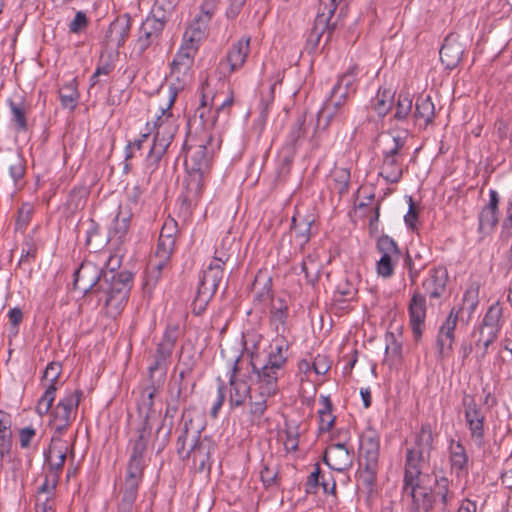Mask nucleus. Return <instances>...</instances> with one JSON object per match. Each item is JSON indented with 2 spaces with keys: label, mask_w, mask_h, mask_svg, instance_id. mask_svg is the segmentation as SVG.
Segmentation results:
<instances>
[{
  "label": "nucleus",
  "mask_w": 512,
  "mask_h": 512,
  "mask_svg": "<svg viewBox=\"0 0 512 512\" xmlns=\"http://www.w3.org/2000/svg\"><path fill=\"white\" fill-rule=\"evenodd\" d=\"M199 91L201 94L200 105L196 110L201 120L203 133L194 137V175H199V190L204 187V180L209 175L212 167V160L215 149L218 145H214V138L210 129L214 126L215 115L210 111V105L214 99V91L208 83L207 77L201 79Z\"/></svg>",
  "instance_id": "obj_3"
},
{
  "label": "nucleus",
  "mask_w": 512,
  "mask_h": 512,
  "mask_svg": "<svg viewBox=\"0 0 512 512\" xmlns=\"http://www.w3.org/2000/svg\"><path fill=\"white\" fill-rule=\"evenodd\" d=\"M143 194H144V189L140 185H135L128 192V202L130 205L131 212L133 210H138L140 204L142 203Z\"/></svg>",
  "instance_id": "obj_59"
},
{
  "label": "nucleus",
  "mask_w": 512,
  "mask_h": 512,
  "mask_svg": "<svg viewBox=\"0 0 512 512\" xmlns=\"http://www.w3.org/2000/svg\"><path fill=\"white\" fill-rule=\"evenodd\" d=\"M449 460L458 478L468 475V456L464 445L460 441H451Z\"/></svg>",
  "instance_id": "obj_32"
},
{
  "label": "nucleus",
  "mask_w": 512,
  "mask_h": 512,
  "mask_svg": "<svg viewBox=\"0 0 512 512\" xmlns=\"http://www.w3.org/2000/svg\"><path fill=\"white\" fill-rule=\"evenodd\" d=\"M463 405L465 408V420L468 425L471 438L478 447H482L484 444L485 415L481 407L470 395H465L463 397Z\"/></svg>",
  "instance_id": "obj_16"
},
{
  "label": "nucleus",
  "mask_w": 512,
  "mask_h": 512,
  "mask_svg": "<svg viewBox=\"0 0 512 512\" xmlns=\"http://www.w3.org/2000/svg\"><path fill=\"white\" fill-rule=\"evenodd\" d=\"M435 107L429 95H420L415 102L413 117L415 121H423L424 126L433 122Z\"/></svg>",
  "instance_id": "obj_36"
},
{
  "label": "nucleus",
  "mask_w": 512,
  "mask_h": 512,
  "mask_svg": "<svg viewBox=\"0 0 512 512\" xmlns=\"http://www.w3.org/2000/svg\"><path fill=\"white\" fill-rule=\"evenodd\" d=\"M408 204L409 208L407 213L404 216V221L407 227L411 231H415L417 229V223L419 219V212L416 207L415 202L413 201V198L411 196L408 197Z\"/></svg>",
  "instance_id": "obj_56"
},
{
  "label": "nucleus",
  "mask_w": 512,
  "mask_h": 512,
  "mask_svg": "<svg viewBox=\"0 0 512 512\" xmlns=\"http://www.w3.org/2000/svg\"><path fill=\"white\" fill-rule=\"evenodd\" d=\"M404 157H382L379 175L387 183H398L403 176Z\"/></svg>",
  "instance_id": "obj_33"
},
{
  "label": "nucleus",
  "mask_w": 512,
  "mask_h": 512,
  "mask_svg": "<svg viewBox=\"0 0 512 512\" xmlns=\"http://www.w3.org/2000/svg\"><path fill=\"white\" fill-rule=\"evenodd\" d=\"M67 451V443L60 436L53 435L49 449L44 452V457L48 469L54 475L59 476V473L62 471Z\"/></svg>",
  "instance_id": "obj_22"
},
{
  "label": "nucleus",
  "mask_w": 512,
  "mask_h": 512,
  "mask_svg": "<svg viewBox=\"0 0 512 512\" xmlns=\"http://www.w3.org/2000/svg\"><path fill=\"white\" fill-rule=\"evenodd\" d=\"M462 308L453 306L447 315L445 321L439 327L436 339V345L439 355L448 357L453 351L455 342V329L461 314Z\"/></svg>",
  "instance_id": "obj_15"
},
{
  "label": "nucleus",
  "mask_w": 512,
  "mask_h": 512,
  "mask_svg": "<svg viewBox=\"0 0 512 512\" xmlns=\"http://www.w3.org/2000/svg\"><path fill=\"white\" fill-rule=\"evenodd\" d=\"M401 343L397 341L395 335L393 333H388L386 335V347L385 351L388 355H392L394 357H398L401 354Z\"/></svg>",
  "instance_id": "obj_62"
},
{
  "label": "nucleus",
  "mask_w": 512,
  "mask_h": 512,
  "mask_svg": "<svg viewBox=\"0 0 512 512\" xmlns=\"http://www.w3.org/2000/svg\"><path fill=\"white\" fill-rule=\"evenodd\" d=\"M361 69L358 64H353L342 73L337 80V84L344 87L346 90H352L356 93L359 81V74Z\"/></svg>",
  "instance_id": "obj_44"
},
{
  "label": "nucleus",
  "mask_w": 512,
  "mask_h": 512,
  "mask_svg": "<svg viewBox=\"0 0 512 512\" xmlns=\"http://www.w3.org/2000/svg\"><path fill=\"white\" fill-rule=\"evenodd\" d=\"M358 473L357 488L360 493L366 495L367 499L373 497L377 490V475L379 465L360 464Z\"/></svg>",
  "instance_id": "obj_28"
},
{
  "label": "nucleus",
  "mask_w": 512,
  "mask_h": 512,
  "mask_svg": "<svg viewBox=\"0 0 512 512\" xmlns=\"http://www.w3.org/2000/svg\"><path fill=\"white\" fill-rule=\"evenodd\" d=\"M342 0H320V6L313 27L307 37L306 49L311 53L320 45L325 36L324 46L331 41L337 29L339 16L335 17L338 4Z\"/></svg>",
  "instance_id": "obj_5"
},
{
  "label": "nucleus",
  "mask_w": 512,
  "mask_h": 512,
  "mask_svg": "<svg viewBox=\"0 0 512 512\" xmlns=\"http://www.w3.org/2000/svg\"><path fill=\"white\" fill-rule=\"evenodd\" d=\"M170 74L173 81L169 88V103L166 109H161V115L154 122V141L146 158L147 165L153 168L158 165L174 136L175 129L169 109L178 93L192 82V33L188 29L171 63Z\"/></svg>",
  "instance_id": "obj_1"
},
{
  "label": "nucleus",
  "mask_w": 512,
  "mask_h": 512,
  "mask_svg": "<svg viewBox=\"0 0 512 512\" xmlns=\"http://www.w3.org/2000/svg\"><path fill=\"white\" fill-rule=\"evenodd\" d=\"M278 472L271 468L268 464H265L260 471V478L265 487H270L276 483Z\"/></svg>",
  "instance_id": "obj_61"
},
{
  "label": "nucleus",
  "mask_w": 512,
  "mask_h": 512,
  "mask_svg": "<svg viewBox=\"0 0 512 512\" xmlns=\"http://www.w3.org/2000/svg\"><path fill=\"white\" fill-rule=\"evenodd\" d=\"M289 347L290 343L285 337H276L270 345L271 350L267 363L262 367H258L255 363L252 364L253 372L257 374V377L275 376L277 381L279 371L287 362Z\"/></svg>",
  "instance_id": "obj_10"
},
{
  "label": "nucleus",
  "mask_w": 512,
  "mask_h": 512,
  "mask_svg": "<svg viewBox=\"0 0 512 512\" xmlns=\"http://www.w3.org/2000/svg\"><path fill=\"white\" fill-rule=\"evenodd\" d=\"M380 437L374 429H366L360 436V464L379 465Z\"/></svg>",
  "instance_id": "obj_21"
},
{
  "label": "nucleus",
  "mask_w": 512,
  "mask_h": 512,
  "mask_svg": "<svg viewBox=\"0 0 512 512\" xmlns=\"http://www.w3.org/2000/svg\"><path fill=\"white\" fill-rule=\"evenodd\" d=\"M478 294L479 289L477 287H470L463 294V304L458 308H462L461 313H463L464 311L467 312V318L465 320L466 323L470 321V319L472 318L473 314L477 309V306L479 304Z\"/></svg>",
  "instance_id": "obj_45"
},
{
  "label": "nucleus",
  "mask_w": 512,
  "mask_h": 512,
  "mask_svg": "<svg viewBox=\"0 0 512 512\" xmlns=\"http://www.w3.org/2000/svg\"><path fill=\"white\" fill-rule=\"evenodd\" d=\"M132 27V19L128 14L117 17L109 26L107 37L117 48L124 46Z\"/></svg>",
  "instance_id": "obj_29"
},
{
  "label": "nucleus",
  "mask_w": 512,
  "mask_h": 512,
  "mask_svg": "<svg viewBox=\"0 0 512 512\" xmlns=\"http://www.w3.org/2000/svg\"><path fill=\"white\" fill-rule=\"evenodd\" d=\"M357 294V288L348 279L341 280L333 295V300L337 303H345L354 299Z\"/></svg>",
  "instance_id": "obj_46"
},
{
  "label": "nucleus",
  "mask_w": 512,
  "mask_h": 512,
  "mask_svg": "<svg viewBox=\"0 0 512 512\" xmlns=\"http://www.w3.org/2000/svg\"><path fill=\"white\" fill-rule=\"evenodd\" d=\"M210 448V443L205 445L203 441L194 442V464H196V462H199L200 470L205 469L206 461L209 459Z\"/></svg>",
  "instance_id": "obj_52"
},
{
  "label": "nucleus",
  "mask_w": 512,
  "mask_h": 512,
  "mask_svg": "<svg viewBox=\"0 0 512 512\" xmlns=\"http://www.w3.org/2000/svg\"><path fill=\"white\" fill-rule=\"evenodd\" d=\"M276 392V377L266 375L264 377H258L257 388L254 390V394L250 393L249 398L250 401L264 402L265 404H267L268 398L275 395Z\"/></svg>",
  "instance_id": "obj_35"
},
{
  "label": "nucleus",
  "mask_w": 512,
  "mask_h": 512,
  "mask_svg": "<svg viewBox=\"0 0 512 512\" xmlns=\"http://www.w3.org/2000/svg\"><path fill=\"white\" fill-rule=\"evenodd\" d=\"M240 357H237L233 363V367L231 370V375L229 377V385H230V395H229V403L231 407H239L242 406L247 397H249L251 393L250 385L242 379H238L236 374L239 371L238 362Z\"/></svg>",
  "instance_id": "obj_23"
},
{
  "label": "nucleus",
  "mask_w": 512,
  "mask_h": 512,
  "mask_svg": "<svg viewBox=\"0 0 512 512\" xmlns=\"http://www.w3.org/2000/svg\"><path fill=\"white\" fill-rule=\"evenodd\" d=\"M413 107L412 99L408 94H399L394 119L403 121L410 115Z\"/></svg>",
  "instance_id": "obj_50"
},
{
  "label": "nucleus",
  "mask_w": 512,
  "mask_h": 512,
  "mask_svg": "<svg viewBox=\"0 0 512 512\" xmlns=\"http://www.w3.org/2000/svg\"><path fill=\"white\" fill-rule=\"evenodd\" d=\"M350 170L342 167H335L330 174V187L339 196H343L348 193L350 186Z\"/></svg>",
  "instance_id": "obj_39"
},
{
  "label": "nucleus",
  "mask_w": 512,
  "mask_h": 512,
  "mask_svg": "<svg viewBox=\"0 0 512 512\" xmlns=\"http://www.w3.org/2000/svg\"><path fill=\"white\" fill-rule=\"evenodd\" d=\"M347 116L346 103L329 95L317 114L316 129L326 130L333 123L344 124Z\"/></svg>",
  "instance_id": "obj_18"
},
{
  "label": "nucleus",
  "mask_w": 512,
  "mask_h": 512,
  "mask_svg": "<svg viewBox=\"0 0 512 512\" xmlns=\"http://www.w3.org/2000/svg\"><path fill=\"white\" fill-rule=\"evenodd\" d=\"M321 469L319 464H315V470L310 473L306 482V492L315 493L320 486Z\"/></svg>",
  "instance_id": "obj_60"
},
{
  "label": "nucleus",
  "mask_w": 512,
  "mask_h": 512,
  "mask_svg": "<svg viewBox=\"0 0 512 512\" xmlns=\"http://www.w3.org/2000/svg\"><path fill=\"white\" fill-rule=\"evenodd\" d=\"M376 246L382 254L377 262V273L384 278H389L394 273V266L399 261L401 252L396 241L388 235L379 237Z\"/></svg>",
  "instance_id": "obj_13"
},
{
  "label": "nucleus",
  "mask_w": 512,
  "mask_h": 512,
  "mask_svg": "<svg viewBox=\"0 0 512 512\" xmlns=\"http://www.w3.org/2000/svg\"><path fill=\"white\" fill-rule=\"evenodd\" d=\"M250 52V37H243L232 44L226 55V62L229 65V73L241 69L246 62Z\"/></svg>",
  "instance_id": "obj_26"
},
{
  "label": "nucleus",
  "mask_w": 512,
  "mask_h": 512,
  "mask_svg": "<svg viewBox=\"0 0 512 512\" xmlns=\"http://www.w3.org/2000/svg\"><path fill=\"white\" fill-rule=\"evenodd\" d=\"M150 430L151 429H145L142 427L138 430L137 438L130 441L131 454L129 459L144 462V453L147 449Z\"/></svg>",
  "instance_id": "obj_41"
},
{
  "label": "nucleus",
  "mask_w": 512,
  "mask_h": 512,
  "mask_svg": "<svg viewBox=\"0 0 512 512\" xmlns=\"http://www.w3.org/2000/svg\"><path fill=\"white\" fill-rule=\"evenodd\" d=\"M305 121V114H301L296 118L295 122L293 123L287 140L289 145H291L292 147H295L298 141L304 137L306 133L304 127Z\"/></svg>",
  "instance_id": "obj_51"
},
{
  "label": "nucleus",
  "mask_w": 512,
  "mask_h": 512,
  "mask_svg": "<svg viewBox=\"0 0 512 512\" xmlns=\"http://www.w3.org/2000/svg\"><path fill=\"white\" fill-rule=\"evenodd\" d=\"M271 318L283 324L287 318L288 306L282 298L271 301Z\"/></svg>",
  "instance_id": "obj_54"
},
{
  "label": "nucleus",
  "mask_w": 512,
  "mask_h": 512,
  "mask_svg": "<svg viewBox=\"0 0 512 512\" xmlns=\"http://www.w3.org/2000/svg\"><path fill=\"white\" fill-rule=\"evenodd\" d=\"M82 396V390L68 391L52 409L50 425L55 430L56 436L63 435L76 418Z\"/></svg>",
  "instance_id": "obj_7"
},
{
  "label": "nucleus",
  "mask_w": 512,
  "mask_h": 512,
  "mask_svg": "<svg viewBox=\"0 0 512 512\" xmlns=\"http://www.w3.org/2000/svg\"><path fill=\"white\" fill-rule=\"evenodd\" d=\"M88 25V18L86 14L82 11H78L74 17V19L69 24V31L71 33H80L82 32Z\"/></svg>",
  "instance_id": "obj_58"
},
{
  "label": "nucleus",
  "mask_w": 512,
  "mask_h": 512,
  "mask_svg": "<svg viewBox=\"0 0 512 512\" xmlns=\"http://www.w3.org/2000/svg\"><path fill=\"white\" fill-rule=\"evenodd\" d=\"M408 312L414 339L419 341L422 336L426 318V298L418 289H416L412 294L408 306Z\"/></svg>",
  "instance_id": "obj_20"
},
{
  "label": "nucleus",
  "mask_w": 512,
  "mask_h": 512,
  "mask_svg": "<svg viewBox=\"0 0 512 512\" xmlns=\"http://www.w3.org/2000/svg\"><path fill=\"white\" fill-rule=\"evenodd\" d=\"M177 232V223L174 219H167L161 228L159 238L175 239Z\"/></svg>",
  "instance_id": "obj_63"
},
{
  "label": "nucleus",
  "mask_w": 512,
  "mask_h": 512,
  "mask_svg": "<svg viewBox=\"0 0 512 512\" xmlns=\"http://www.w3.org/2000/svg\"><path fill=\"white\" fill-rule=\"evenodd\" d=\"M165 24L166 21L150 13L141 24L134 44V50L138 55H142L150 46L158 42Z\"/></svg>",
  "instance_id": "obj_14"
},
{
  "label": "nucleus",
  "mask_w": 512,
  "mask_h": 512,
  "mask_svg": "<svg viewBox=\"0 0 512 512\" xmlns=\"http://www.w3.org/2000/svg\"><path fill=\"white\" fill-rule=\"evenodd\" d=\"M199 10L201 14L194 19V42L205 37L207 25L210 22L216 8V0H200Z\"/></svg>",
  "instance_id": "obj_31"
},
{
  "label": "nucleus",
  "mask_w": 512,
  "mask_h": 512,
  "mask_svg": "<svg viewBox=\"0 0 512 512\" xmlns=\"http://www.w3.org/2000/svg\"><path fill=\"white\" fill-rule=\"evenodd\" d=\"M403 494L411 497L412 507L430 510L433 506V494L430 488L421 485V479L411 484L404 483Z\"/></svg>",
  "instance_id": "obj_24"
},
{
  "label": "nucleus",
  "mask_w": 512,
  "mask_h": 512,
  "mask_svg": "<svg viewBox=\"0 0 512 512\" xmlns=\"http://www.w3.org/2000/svg\"><path fill=\"white\" fill-rule=\"evenodd\" d=\"M464 48L452 35L445 38L439 51L442 64L449 70L454 69L460 62Z\"/></svg>",
  "instance_id": "obj_27"
},
{
  "label": "nucleus",
  "mask_w": 512,
  "mask_h": 512,
  "mask_svg": "<svg viewBox=\"0 0 512 512\" xmlns=\"http://www.w3.org/2000/svg\"><path fill=\"white\" fill-rule=\"evenodd\" d=\"M394 93L390 89H379L376 97L372 100V109L379 117H384L392 108Z\"/></svg>",
  "instance_id": "obj_40"
},
{
  "label": "nucleus",
  "mask_w": 512,
  "mask_h": 512,
  "mask_svg": "<svg viewBox=\"0 0 512 512\" xmlns=\"http://www.w3.org/2000/svg\"><path fill=\"white\" fill-rule=\"evenodd\" d=\"M156 396L157 389L154 386L145 388L138 404V410L140 415L143 416L142 427L145 429H152V426L155 423L158 424L153 447H156L157 453H160L166 446L167 437L170 434V428H168L161 437V432L164 429L165 418L162 417V402L156 401Z\"/></svg>",
  "instance_id": "obj_6"
},
{
  "label": "nucleus",
  "mask_w": 512,
  "mask_h": 512,
  "mask_svg": "<svg viewBox=\"0 0 512 512\" xmlns=\"http://www.w3.org/2000/svg\"><path fill=\"white\" fill-rule=\"evenodd\" d=\"M175 247V239L159 238L154 254L148 263V277L155 281L158 280L162 269L170 260L171 254Z\"/></svg>",
  "instance_id": "obj_19"
},
{
  "label": "nucleus",
  "mask_w": 512,
  "mask_h": 512,
  "mask_svg": "<svg viewBox=\"0 0 512 512\" xmlns=\"http://www.w3.org/2000/svg\"><path fill=\"white\" fill-rule=\"evenodd\" d=\"M62 372V366L59 362H50L44 370L43 381L47 382L45 392L38 400L36 412L40 415H46L52 408L57 391V382Z\"/></svg>",
  "instance_id": "obj_17"
},
{
  "label": "nucleus",
  "mask_w": 512,
  "mask_h": 512,
  "mask_svg": "<svg viewBox=\"0 0 512 512\" xmlns=\"http://www.w3.org/2000/svg\"><path fill=\"white\" fill-rule=\"evenodd\" d=\"M321 408L318 410L319 432H328L335 423V416L332 414L333 404L328 396L319 397Z\"/></svg>",
  "instance_id": "obj_38"
},
{
  "label": "nucleus",
  "mask_w": 512,
  "mask_h": 512,
  "mask_svg": "<svg viewBox=\"0 0 512 512\" xmlns=\"http://www.w3.org/2000/svg\"><path fill=\"white\" fill-rule=\"evenodd\" d=\"M9 107L12 115V122L18 132H26L28 130L27 109L25 103L10 101Z\"/></svg>",
  "instance_id": "obj_42"
},
{
  "label": "nucleus",
  "mask_w": 512,
  "mask_h": 512,
  "mask_svg": "<svg viewBox=\"0 0 512 512\" xmlns=\"http://www.w3.org/2000/svg\"><path fill=\"white\" fill-rule=\"evenodd\" d=\"M74 289L88 294L99 293V300L104 301L106 312L116 317L128 302L133 284V274L129 271L117 273L103 272L91 261H84L74 272Z\"/></svg>",
  "instance_id": "obj_2"
},
{
  "label": "nucleus",
  "mask_w": 512,
  "mask_h": 512,
  "mask_svg": "<svg viewBox=\"0 0 512 512\" xmlns=\"http://www.w3.org/2000/svg\"><path fill=\"white\" fill-rule=\"evenodd\" d=\"M301 271L305 274L306 282L314 286L320 278L321 266L317 259L308 255L301 263Z\"/></svg>",
  "instance_id": "obj_43"
},
{
  "label": "nucleus",
  "mask_w": 512,
  "mask_h": 512,
  "mask_svg": "<svg viewBox=\"0 0 512 512\" xmlns=\"http://www.w3.org/2000/svg\"><path fill=\"white\" fill-rule=\"evenodd\" d=\"M433 434L429 424H422L415 436L414 446L407 449L404 483L411 484L421 479L422 467L433 448Z\"/></svg>",
  "instance_id": "obj_4"
},
{
  "label": "nucleus",
  "mask_w": 512,
  "mask_h": 512,
  "mask_svg": "<svg viewBox=\"0 0 512 512\" xmlns=\"http://www.w3.org/2000/svg\"><path fill=\"white\" fill-rule=\"evenodd\" d=\"M449 275L444 266L434 267L429 271L428 276L422 282L425 298L428 297L430 304L434 301H441L449 297L448 290Z\"/></svg>",
  "instance_id": "obj_12"
},
{
  "label": "nucleus",
  "mask_w": 512,
  "mask_h": 512,
  "mask_svg": "<svg viewBox=\"0 0 512 512\" xmlns=\"http://www.w3.org/2000/svg\"><path fill=\"white\" fill-rule=\"evenodd\" d=\"M406 135L383 133L379 137L382 157H405L407 155Z\"/></svg>",
  "instance_id": "obj_25"
},
{
  "label": "nucleus",
  "mask_w": 512,
  "mask_h": 512,
  "mask_svg": "<svg viewBox=\"0 0 512 512\" xmlns=\"http://www.w3.org/2000/svg\"><path fill=\"white\" fill-rule=\"evenodd\" d=\"M215 260L216 263H211L199 277L197 295L194 297V314L205 311L221 280L222 265L225 261L222 258H216Z\"/></svg>",
  "instance_id": "obj_8"
},
{
  "label": "nucleus",
  "mask_w": 512,
  "mask_h": 512,
  "mask_svg": "<svg viewBox=\"0 0 512 512\" xmlns=\"http://www.w3.org/2000/svg\"><path fill=\"white\" fill-rule=\"evenodd\" d=\"M144 466V462L129 459L125 479L142 482Z\"/></svg>",
  "instance_id": "obj_55"
},
{
  "label": "nucleus",
  "mask_w": 512,
  "mask_h": 512,
  "mask_svg": "<svg viewBox=\"0 0 512 512\" xmlns=\"http://www.w3.org/2000/svg\"><path fill=\"white\" fill-rule=\"evenodd\" d=\"M436 491L435 495L439 496L441 502L444 506L448 503V493H449V480L445 476L436 477Z\"/></svg>",
  "instance_id": "obj_57"
},
{
  "label": "nucleus",
  "mask_w": 512,
  "mask_h": 512,
  "mask_svg": "<svg viewBox=\"0 0 512 512\" xmlns=\"http://www.w3.org/2000/svg\"><path fill=\"white\" fill-rule=\"evenodd\" d=\"M314 219L311 216L302 217L297 214L292 218L291 230L295 233V238L299 243L300 250L309 242L311 237V227Z\"/></svg>",
  "instance_id": "obj_34"
},
{
  "label": "nucleus",
  "mask_w": 512,
  "mask_h": 512,
  "mask_svg": "<svg viewBox=\"0 0 512 512\" xmlns=\"http://www.w3.org/2000/svg\"><path fill=\"white\" fill-rule=\"evenodd\" d=\"M503 326V308L500 302L493 303L487 309L479 331V339L476 345L482 344L484 353L488 347L497 339L499 332Z\"/></svg>",
  "instance_id": "obj_11"
},
{
  "label": "nucleus",
  "mask_w": 512,
  "mask_h": 512,
  "mask_svg": "<svg viewBox=\"0 0 512 512\" xmlns=\"http://www.w3.org/2000/svg\"><path fill=\"white\" fill-rule=\"evenodd\" d=\"M337 437L341 438V441L331 443L326 448L323 461L332 470L343 472L353 465V449L347 445L350 432L348 430L338 432L337 436H333V440Z\"/></svg>",
  "instance_id": "obj_9"
},
{
  "label": "nucleus",
  "mask_w": 512,
  "mask_h": 512,
  "mask_svg": "<svg viewBox=\"0 0 512 512\" xmlns=\"http://www.w3.org/2000/svg\"><path fill=\"white\" fill-rule=\"evenodd\" d=\"M498 222L497 212L483 208L479 214V231L492 230Z\"/></svg>",
  "instance_id": "obj_53"
},
{
  "label": "nucleus",
  "mask_w": 512,
  "mask_h": 512,
  "mask_svg": "<svg viewBox=\"0 0 512 512\" xmlns=\"http://www.w3.org/2000/svg\"><path fill=\"white\" fill-rule=\"evenodd\" d=\"M184 165L186 169V177H184L182 181L183 191L178 198L179 202V213L183 217L184 220H190L192 218V198L189 189L190 185V171L188 169V160L187 156L184 159Z\"/></svg>",
  "instance_id": "obj_37"
},
{
  "label": "nucleus",
  "mask_w": 512,
  "mask_h": 512,
  "mask_svg": "<svg viewBox=\"0 0 512 512\" xmlns=\"http://www.w3.org/2000/svg\"><path fill=\"white\" fill-rule=\"evenodd\" d=\"M25 173V167L22 163V160L17 157L13 163L9 166V174L11 178L13 179L14 183H17L18 180H20Z\"/></svg>",
  "instance_id": "obj_64"
},
{
  "label": "nucleus",
  "mask_w": 512,
  "mask_h": 512,
  "mask_svg": "<svg viewBox=\"0 0 512 512\" xmlns=\"http://www.w3.org/2000/svg\"><path fill=\"white\" fill-rule=\"evenodd\" d=\"M253 303L256 306H266L272 301V278L259 273L252 284Z\"/></svg>",
  "instance_id": "obj_30"
},
{
  "label": "nucleus",
  "mask_w": 512,
  "mask_h": 512,
  "mask_svg": "<svg viewBox=\"0 0 512 512\" xmlns=\"http://www.w3.org/2000/svg\"><path fill=\"white\" fill-rule=\"evenodd\" d=\"M177 3L178 0H155L151 14L167 22Z\"/></svg>",
  "instance_id": "obj_49"
},
{
  "label": "nucleus",
  "mask_w": 512,
  "mask_h": 512,
  "mask_svg": "<svg viewBox=\"0 0 512 512\" xmlns=\"http://www.w3.org/2000/svg\"><path fill=\"white\" fill-rule=\"evenodd\" d=\"M59 97L64 108L73 110L76 107L79 94L74 81L63 85L60 88Z\"/></svg>",
  "instance_id": "obj_47"
},
{
  "label": "nucleus",
  "mask_w": 512,
  "mask_h": 512,
  "mask_svg": "<svg viewBox=\"0 0 512 512\" xmlns=\"http://www.w3.org/2000/svg\"><path fill=\"white\" fill-rule=\"evenodd\" d=\"M192 422V420H189V423ZM188 434H189V428H188V421L185 420L184 422V429L182 433L178 436L177 439V454L179 458L183 461H188L191 454H192V442L188 443Z\"/></svg>",
  "instance_id": "obj_48"
}]
</instances>
